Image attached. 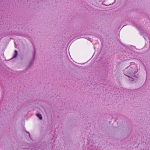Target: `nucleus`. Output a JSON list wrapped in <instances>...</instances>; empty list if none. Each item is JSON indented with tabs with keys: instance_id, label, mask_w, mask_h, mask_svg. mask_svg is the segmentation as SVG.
I'll return each instance as SVG.
<instances>
[{
	"instance_id": "obj_1",
	"label": "nucleus",
	"mask_w": 150,
	"mask_h": 150,
	"mask_svg": "<svg viewBox=\"0 0 150 150\" xmlns=\"http://www.w3.org/2000/svg\"><path fill=\"white\" fill-rule=\"evenodd\" d=\"M18 52L16 50L14 51V54L13 57V58H15L16 57L17 55Z\"/></svg>"
},
{
	"instance_id": "obj_2",
	"label": "nucleus",
	"mask_w": 150,
	"mask_h": 150,
	"mask_svg": "<svg viewBox=\"0 0 150 150\" xmlns=\"http://www.w3.org/2000/svg\"><path fill=\"white\" fill-rule=\"evenodd\" d=\"M37 116L39 118L40 120H42V117L41 115L39 113L37 114Z\"/></svg>"
}]
</instances>
